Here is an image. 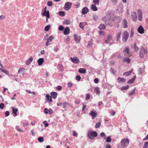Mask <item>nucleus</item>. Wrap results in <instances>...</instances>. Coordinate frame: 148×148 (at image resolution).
Returning a JSON list of instances; mask_svg holds the SVG:
<instances>
[{"label": "nucleus", "instance_id": "cd10ccee", "mask_svg": "<svg viewBox=\"0 0 148 148\" xmlns=\"http://www.w3.org/2000/svg\"><path fill=\"white\" fill-rule=\"evenodd\" d=\"M0 70L2 72L5 73L6 74H8V71L5 70V69L3 68V67L0 68Z\"/></svg>", "mask_w": 148, "mask_h": 148}, {"label": "nucleus", "instance_id": "473e14b6", "mask_svg": "<svg viewBox=\"0 0 148 148\" xmlns=\"http://www.w3.org/2000/svg\"><path fill=\"white\" fill-rule=\"evenodd\" d=\"M99 28L100 29H103L105 28V26L104 24H101L99 26Z\"/></svg>", "mask_w": 148, "mask_h": 148}, {"label": "nucleus", "instance_id": "69168bd1", "mask_svg": "<svg viewBox=\"0 0 148 148\" xmlns=\"http://www.w3.org/2000/svg\"><path fill=\"white\" fill-rule=\"evenodd\" d=\"M11 76L15 80H16V81H18V79L16 78V76L15 75H11Z\"/></svg>", "mask_w": 148, "mask_h": 148}, {"label": "nucleus", "instance_id": "de8ad7c7", "mask_svg": "<svg viewBox=\"0 0 148 148\" xmlns=\"http://www.w3.org/2000/svg\"><path fill=\"white\" fill-rule=\"evenodd\" d=\"M100 136L101 137L104 138H106V136L104 132H101L100 134Z\"/></svg>", "mask_w": 148, "mask_h": 148}, {"label": "nucleus", "instance_id": "79ce46f5", "mask_svg": "<svg viewBox=\"0 0 148 148\" xmlns=\"http://www.w3.org/2000/svg\"><path fill=\"white\" fill-rule=\"evenodd\" d=\"M129 87L128 86H126L122 87L121 88L122 90H126Z\"/></svg>", "mask_w": 148, "mask_h": 148}, {"label": "nucleus", "instance_id": "4be33fe9", "mask_svg": "<svg viewBox=\"0 0 148 148\" xmlns=\"http://www.w3.org/2000/svg\"><path fill=\"white\" fill-rule=\"evenodd\" d=\"M117 80L118 81L119 83H120V82H126L125 79L123 78H121L119 77L117 78Z\"/></svg>", "mask_w": 148, "mask_h": 148}, {"label": "nucleus", "instance_id": "f8f14e48", "mask_svg": "<svg viewBox=\"0 0 148 148\" xmlns=\"http://www.w3.org/2000/svg\"><path fill=\"white\" fill-rule=\"evenodd\" d=\"M108 18L111 20L112 21H115L116 20H117V19H119V21H118V22H119L121 21V19L120 18V17H114V16L111 17H108Z\"/></svg>", "mask_w": 148, "mask_h": 148}, {"label": "nucleus", "instance_id": "58836bf2", "mask_svg": "<svg viewBox=\"0 0 148 148\" xmlns=\"http://www.w3.org/2000/svg\"><path fill=\"white\" fill-rule=\"evenodd\" d=\"M123 52L125 54H127L129 52V49L127 47L123 51Z\"/></svg>", "mask_w": 148, "mask_h": 148}, {"label": "nucleus", "instance_id": "f704fd0d", "mask_svg": "<svg viewBox=\"0 0 148 148\" xmlns=\"http://www.w3.org/2000/svg\"><path fill=\"white\" fill-rule=\"evenodd\" d=\"M16 128L17 130L19 132H24V131L23 130L21 129V128H19L18 126H17L16 127Z\"/></svg>", "mask_w": 148, "mask_h": 148}, {"label": "nucleus", "instance_id": "052dcab7", "mask_svg": "<svg viewBox=\"0 0 148 148\" xmlns=\"http://www.w3.org/2000/svg\"><path fill=\"white\" fill-rule=\"evenodd\" d=\"M4 105L3 103H1L0 104V108L3 109L4 107Z\"/></svg>", "mask_w": 148, "mask_h": 148}, {"label": "nucleus", "instance_id": "7c9ffc66", "mask_svg": "<svg viewBox=\"0 0 148 148\" xmlns=\"http://www.w3.org/2000/svg\"><path fill=\"white\" fill-rule=\"evenodd\" d=\"M51 97L53 99H56L57 97V93H51Z\"/></svg>", "mask_w": 148, "mask_h": 148}, {"label": "nucleus", "instance_id": "9b49d317", "mask_svg": "<svg viewBox=\"0 0 148 148\" xmlns=\"http://www.w3.org/2000/svg\"><path fill=\"white\" fill-rule=\"evenodd\" d=\"M138 32L140 34H143L144 33V29L141 25H140L138 29Z\"/></svg>", "mask_w": 148, "mask_h": 148}, {"label": "nucleus", "instance_id": "412c9836", "mask_svg": "<svg viewBox=\"0 0 148 148\" xmlns=\"http://www.w3.org/2000/svg\"><path fill=\"white\" fill-rule=\"evenodd\" d=\"M96 5H95V4L92 5L90 7L91 9L94 11H97V9L96 7Z\"/></svg>", "mask_w": 148, "mask_h": 148}, {"label": "nucleus", "instance_id": "dca6fc26", "mask_svg": "<svg viewBox=\"0 0 148 148\" xmlns=\"http://www.w3.org/2000/svg\"><path fill=\"white\" fill-rule=\"evenodd\" d=\"M88 11V9L86 7H85L82 10V13L84 14H86Z\"/></svg>", "mask_w": 148, "mask_h": 148}, {"label": "nucleus", "instance_id": "423d86ee", "mask_svg": "<svg viewBox=\"0 0 148 148\" xmlns=\"http://www.w3.org/2000/svg\"><path fill=\"white\" fill-rule=\"evenodd\" d=\"M131 18L132 20L134 22L136 21L137 19V16L136 12H132L131 14Z\"/></svg>", "mask_w": 148, "mask_h": 148}, {"label": "nucleus", "instance_id": "4468645a", "mask_svg": "<svg viewBox=\"0 0 148 148\" xmlns=\"http://www.w3.org/2000/svg\"><path fill=\"white\" fill-rule=\"evenodd\" d=\"M41 14L42 15L46 16L47 18H49L50 17L49 11L48 10L44 12L43 13H42Z\"/></svg>", "mask_w": 148, "mask_h": 148}, {"label": "nucleus", "instance_id": "c85d7f7f", "mask_svg": "<svg viewBox=\"0 0 148 148\" xmlns=\"http://www.w3.org/2000/svg\"><path fill=\"white\" fill-rule=\"evenodd\" d=\"M130 60L129 58H124L123 61L124 62H126L127 63H129L130 62Z\"/></svg>", "mask_w": 148, "mask_h": 148}, {"label": "nucleus", "instance_id": "4c0bfd02", "mask_svg": "<svg viewBox=\"0 0 148 148\" xmlns=\"http://www.w3.org/2000/svg\"><path fill=\"white\" fill-rule=\"evenodd\" d=\"M38 140L40 142H42L44 141V138L43 137H40L38 138Z\"/></svg>", "mask_w": 148, "mask_h": 148}, {"label": "nucleus", "instance_id": "f257e3e1", "mask_svg": "<svg viewBox=\"0 0 148 148\" xmlns=\"http://www.w3.org/2000/svg\"><path fill=\"white\" fill-rule=\"evenodd\" d=\"M129 143V140L127 138H124L121 141V148H127Z\"/></svg>", "mask_w": 148, "mask_h": 148}, {"label": "nucleus", "instance_id": "0e129e2a", "mask_svg": "<svg viewBox=\"0 0 148 148\" xmlns=\"http://www.w3.org/2000/svg\"><path fill=\"white\" fill-rule=\"evenodd\" d=\"M112 2L114 4H116L117 3V0H111Z\"/></svg>", "mask_w": 148, "mask_h": 148}, {"label": "nucleus", "instance_id": "0eeeda50", "mask_svg": "<svg viewBox=\"0 0 148 148\" xmlns=\"http://www.w3.org/2000/svg\"><path fill=\"white\" fill-rule=\"evenodd\" d=\"M138 14V19L140 21H141L142 19V14L143 13L142 11L138 9L137 11Z\"/></svg>", "mask_w": 148, "mask_h": 148}, {"label": "nucleus", "instance_id": "c9c22d12", "mask_svg": "<svg viewBox=\"0 0 148 148\" xmlns=\"http://www.w3.org/2000/svg\"><path fill=\"white\" fill-rule=\"evenodd\" d=\"M101 125V123L100 122H98L96 124L95 127L96 128H99Z\"/></svg>", "mask_w": 148, "mask_h": 148}, {"label": "nucleus", "instance_id": "5701e85b", "mask_svg": "<svg viewBox=\"0 0 148 148\" xmlns=\"http://www.w3.org/2000/svg\"><path fill=\"white\" fill-rule=\"evenodd\" d=\"M33 60V58L32 57H31L30 58L28 59L26 62V64L27 65H29L32 62Z\"/></svg>", "mask_w": 148, "mask_h": 148}, {"label": "nucleus", "instance_id": "ddd939ff", "mask_svg": "<svg viewBox=\"0 0 148 148\" xmlns=\"http://www.w3.org/2000/svg\"><path fill=\"white\" fill-rule=\"evenodd\" d=\"M64 34L66 35H67L69 34L70 33V28L69 27H66L65 29L64 32Z\"/></svg>", "mask_w": 148, "mask_h": 148}, {"label": "nucleus", "instance_id": "864d4df0", "mask_svg": "<svg viewBox=\"0 0 148 148\" xmlns=\"http://www.w3.org/2000/svg\"><path fill=\"white\" fill-rule=\"evenodd\" d=\"M90 95L88 94H87L86 95V100H88V99H89L90 98Z\"/></svg>", "mask_w": 148, "mask_h": 148}, {"label": "nucleus", "instance_id": "9d476101", "mask_svg": "<svg viewBox=\"0 0 148 148\" xmlns=\"http://www.w3.org/2000/svg\"><path fill=\"white\" fill-rule=\"evenodd\" d=\"M89 114L91 115L92 117V119H94L96 116L97 113L96 112H95L93 111H91L89 113Z\"/></svg>", "mask_w": 148, "mask_h": 148}, {"label": "nucleus", "instance_id": "37998d69", "mask_svg": "<svg viewBox=\"0 0 148 148\" xmlns=\"http://www.w3.org/2000/svg\"><path fill=\"white\" fill-rule=\"evenodd\" d=\"M54 38L52 36H49V38H47V40L49 42H51Z\"/></svg>", "mask_w": 148, "mask_h": 148}, {"label": "nucleus", "instance_id": "774afa93", "mask_svg": "<svg viewBox=\"0 0 148 148\" xmlns=\"http://www.w3.org/2000/svg\"><path fill=\"white\" fill-rule=\"evenodd\" d=\"M67 86L69 87H71L73 85L72 83H68L67 84Z\"/></svg>", "mask_w": 148, "mask_h": 148}, {"label": "nucleus", "instance_id": "680f3d73", "mask_svg": "<svg viewBox=\"0 0 148 148\" xmlns=\"http://www.w3.org/2000/svg\"><path fill=\"white\" fill-rule=\"evenodd\" d=\"M5 18V16L4 15H1L0 16V20H2L4 19Z\"/></svg>", "mask_w": 148, "mask_h": 148}, {"label": "nucleus", "instance_id": "a19ab883", "mask_svg": "<svg viewBox=\"0 0 148 148\" xmlns=\"http://www.w3.org/2000/svg\"><path fill=\"white\" fill-rule=\"evenodd\" d=\"M58 68L61 71H62L63 70V66L61 64H59L58 65Z\"/></svg>", "mask_w": 148, "mask_h": 148}, {"label": "nucleus", "instance_id": "bb28decb", "mask_svg": "<svg viewBox=\"0 0 148 148\" xmlns=\"http://www.w3.org/2000/svg\"><path fill=\"white\" fill-rule=\"evenodd\" d=\"M78 71L80 73L83 74L86 72V70L85 69L80 68L79 69Z\"/></svg>", "mask_w": 148, "mask_h": 148}, {"label": "nucleus", "instance_id": "4d7b16f0", "mask_svg": "<svg viewBox=\"0 0 148 148\" xmlns=\"http://www.w3.org/2000/svg\"><path fill=\"white\" fill-rule=\"evenodd\" d=\"M76 79L78 81L80 80L81 79V77L79 75H77L76 77Z\"/></svg>", "mask_w": 148, "mask_h": 148}, {"label": "nucleus", "instance_id": "338daca9", "mask_svg": "<svg viewBox=\"0 0 148 148\" xmlns=\"http://www.w3.org/2000/svg\"><path fill=\"white\" fill-rule=\"evenodd\" d=\"M94 82L96 84L98 83L99 82L98 79L97 78L95 79H94Z\"/></svg>", "mask_w": 148, "mask_h": 148}, {"label": "nucleus", "instance_id": "c03bdc74", "mask_svg": "<svg viewBox=\"0 0 148 148\" xmlns=\"http://www.w3.org/2000/svg\"><path fill=\"white\" fill-rule=\"evenodd\" d=\"M59 14L61 16H64L65 15V13L64 12L60 11L59 12Z\"/></svg>", "mask_w": 148, "mask_h": 148}, {"label": "nucleus", "instance_id": "2f4dec72", "mask_svg": "<svg viewBox=\"0 0 148 148\" xmlns=\"http://www.w3.org/2000/svg\"><path fill=\"white\" fill-rule=\"evenodd\" d=\"M46 99H47L48 101H49L51 102H52V100L51 99V97H50L49 95L47 94L46 95Z\"/></svg>", "mask_w": 148, "mask_h": 148}, {"label": "nucleus", "instance_id": "5fc2aeb1", "mask_svg": "<svg viewBox=\"0 0 148 148\" xmlns=\"http://www.w3.org/2000/svg\"><path fill=\"white\" fill-rule=\"evenodd\" d=\"M62 88V87L61 86H58L56 88V89L58 90H61Z\"/></svg>", "mask_w": 148, "mask_h": 148}, {"label": "nucleus", "instance_id": "c756f323", "mask_svg": "<svg viewBox=\"0 0 148 148\" xmlns=\"http://www.w3.org/2000/svg\"><path fill=\"white\" fill-rule=\"evenodd\" d=\"M85 24V23H79V27L83 30L84 29Z\"/></svg>", "mask_w": 148, "mask_h": 148}, {"label": "nucleus", "instance_id": "603ef678", "mask_svg": "<svg viewBox=\"0 0 148 148\" xmlns=\"http://www.w3.org/2000/svg\"><path fill=\"white\" fill-rule=\"evenodd\" d=\"M92 45V40L89 41L88 42V46L89 47H91Z\"/></svg>", "mask_w": 148, "mask_h": 148}, {"label": "nucleus", "instance_id": "1a4fd4ad", "mask_svg": "<svg viewBox=\"0 0 148 148\" xmlns=\"http://www.w3.org/2000/svg\"><path fill=\"white\" fill-rule=\"evenodd\" d=\"M11 108L12 109V114L13 116L15 117L17 115V112L18 111V109L16 108H14L13 107H12Z\"/></svg>", "mask_w": 148, "mask_h": 148}, {"label": "nucleus", "instance_id": "13d9d810", "mask_svg": "<svg viewBox=\"0 0 148 148\" xmlns=\"http://www.w3.org/2000/svg\"><path fill=\"white\" fill-rule=\"evenodd\" d=\"M93 18L95 20H96L98 18V16L96 15H93Z\"/></svg>", "mask_w": 148, "mask_h": 148}, {"label": "nucleus", "instance_id": "20e7f679", "mask_svg": "<svg viewBox=\"0 0 148 148\" xmlns=\"http://www.w3.org/2000/svg\"><path fill=\"white\" fill-rule=\"evenodd\" d=\"M147 52V50L144 48H142L140 52L139 56L141 58H143Z\"/></svg>", "mask_w": 148, "mask_h": 148}, {"label": "nucleus", "instance_id": "09e8293b", "mask_svg": "<svg viewBox=\"0 0 148 148\" xmlns=\"http://www.w3.org/2000/svg\"><path fill=\"white\" fill-rule=\"evenodd\" d=\"M64 29V27L61 25H60L58 27V29L60 31H62Z\"/></svg>", "mask_w": 148, "mask_h": 148}, {"label": "nucleus", "instance_id": "a211bd4d", "mask_svg": "<svg viewBox=\"0 0 148 148\" xmlns=\"http://www.w3.org/2000/svg\"><path fill=\"white\" fill-rule=\"evenodd\" d=\"M112 36L111 35H109L108 36V39L105 40V42L106 43H108L112 40Z\"/></svg>", "mask_w": 148, "mask_h": 148}, {"label": "nucleus", "instance_id": "2eb2a0df", "mask_svg": "<svg viewBox=\"0 0 148 148\" xmlns=\"http://www.w3.org/2000/svg\"><path fill=\"white\" fill-rule=\"evenodd\" d=\"M74 37L76 42L77 43L79 42L81 39L80 37L76 34H75Z\"/></svg>", "mask_w": 148, "mask_h": 148}, {"label": "nucleus", "instance_id": "f03ea898", "mask_svg": "<svg viewBox=\"0 0 148 148\" xmlns=\"http://www.w3.org/2000/svg\"><path fill=\"white\" fill-rule=\"evenodd\" d=\"M97 135V133L96 132L93 131L90 133L88 132V133L87 136L90 139L92 140L93 139V137H96Z\"/></svg>", "mask_w": 148, "mask_h": 148}, {"label": "nucleus", "instance_id": "39448f33", "mask_svg": "<svg viewBox=\"0 0 148 148\" xmlns=\"http://www.w3.org/2000/svg\"><path fill=\"white\" fill-rule=\"evenodd\" d=\"M72 5L71 3L68 2L65 3L64 8L66 10H68L71 8Z\"/></svg>", "mask_w": 148, "mask_h": 148}, {"label": "nucleus", "instance_id": "49530a36", "mask_svg": "<svg viewBox=\"0 0 148 148\" xmlns=\"http://www.w3.org/2000/svg\"><path fill=\"white\" fill-rule=\"evenodd\" d=\"M148 147V142H147L145 143L143 148H147Z\"/></svg>", "mask_w": 148, "mask_h": 148}, {"label": "nucleus", "instance_id": "6ab92c4d", "mask_svg": "<svg viewBox=\"0 0 148 148\" xmlns=\"http://www.w3.org/2000/svg\"><path fill=\"white\" fill-rule=\"evenodd\" d=\"M44 60L43 58H41L37 60V62L38 65L39 66L41 65L43 62Z\"/></svg>", "mask_w": 148, "mask_h": 148}, {"label": "nucleus", "instance_id": "e2e57ef3", "mask_svg": "<svg viewBox=\"0 0 148 148\" xmlns=\"http://www.w3.org/2000/svg\"><path fill=\"white\" fill-rule=\"evenodd\" d=\"M24 69L23 68H21L19 69L18 71V73H20L23 72V71Z\"/></svg>", "mask_w": 148, "mask_h": 148}, {"label": "nucleus", "instance_id": "3c124183", "mask_svg": "<svg viewBox=\"0 0 148 148\" xmlns=\"http://www.w3.org/2000/svg\"><path fill=\"white\" fill-rule=\"evenodd\" d=\"M134 48L135 51H138V48L136 44L134 45Z\"/></svg>", "mask_w": 148, "mask_h": 148}, {"label": "nucleus", "instance_id": "a18cd8bd", "mask_svg": "<svg viewBox=\"0 0 148 148\" xmlns=\"http://www.w3.org/2000/svg\"><path fill=\"white\" fill-rule=\"evenodd\" d=\"M50 27L49 25H47L45 27V30L46 31H48L50 28Z\"/></svg>", "mask_w": 148, "mask_h": 148}, {"label": "nucleus", "instance_id": "aec40b11", "mask_svg": "<svg viewBox=\"0 0 148 148\" xmlns=\"http://www.w3.org/2000/svg\"><path fill=\"white\" fill-rule=\"evenodd\" d=\"M136 78V76L135 75L132 78L129 80L127 82L128 84H131L133 83L135 81Z\"/></svg>", "mask_w": 148, "mask_h": 148}, {"label": "nucleus", "instance_id": "72a5a7b5", "mask_svg": "<svg viewBox=\"0 0 148 148\" xmlns=\"http://www.w3.org/2000/svg\"><path fill=\"white\" fill-rule=\"evenodd\" d=\"M93 2L95 5H98L99 3V0H93Z\"/></svg>", "mask_w": 148, "mask_h": 148}, {"label": "nucleus", "instance_id": "b1692460", "mask_svg": "<svg viewBox=\"0 0 148 148\" xmlns=\"http://www.w3.org/2000/svg\"><path fill=\"white\" fill-rule=\"evenodd\" d=\"M122 32L121 31H119L118 32V33L116 35V41L119 40V39L120 37V36Z\"/></svg>", "mask_w": 148, "mask_h": 148}, {"label": "nucleus", "instance_id": "a878e982", "mask_svg": "<svg viewBox=\"0 0 148 148\" xmlns=\"http://www.w3.org/2000/svg\"><path fill=\"white\" fill-rule=\"evenodd\" d=\"M132 70H131L127 72H125L123 74V75H125L126 76H129L131 74V73H132Z\"/></svg>", "mask_w": 148, "mask_h": 148}, {"label": "nucleus", "instance_id": "8fccbe9b", "mask_svg": "<svg viewBox=\"0 0 148 148\" xmlns=\"http://www.w3.org/2000/svg\"><path fill=\"white\" fill-rule=\"evenodd\" d=\"M53 3L51 1H49L47 3V5L48 6H51L52 5Z\"/></svg>", "mask_w": 148, "mask_h": 148}, {"label": "nucleus", "instance_id": "e433bc0d", "mask_svg": "<svg viewBox=\"0 0 148 148\" xmlns=\"http://www.w3.org/2000/svg\"><path fill=\"white\" fill-rule=\"evenodd\" d=\"M110 71L112 74H113L114 75H115L116 73V71L114 70V69L112 68H110Z\"/></svg>", "mask_w": 148, "mask_h": 148}, {"label": "nucleus", "instance_id": "f3484780", "mask_svg": "<svg viewBox=\"0 0 148 148\" xmlns=\"http://www.w3.org/2000/svg\"><path fill=\"white\" fill-rule=\"evenodd\" d=\"M123 27L124 28H127L128 27L127 22L125 19H124L122 23Z\"/></svg>", "mask_w": 148, "mask_h": 148}, {"label": "nucleus", "instance_id": "bf43d9fd", "mask_svg": "<svg viewBox=\"0 0 148 148\" xmlns=\"http://www.w3.org/2000/svg\"><path fill=\"white\" fill-rule=\"evenodd\" d=\"M95 91L96 92H99V88L97 87H95Z\"/></svg>", "mask_w": 148, "mask_h": 148}, {"label": "nucleus", "instance_id": "6e6d98bb", "mask_svg": "<svg viewBox=\"0 0 148 148\" xmlns=\"http://www.w3.org/2000/svg\"><path fill=\"white\" fill-rule=\"evenodd\" d=\"M77 135L78 134L75 131H73V136H77Z\"/></svg>", "mask_w": 148, "mask_h": 148}, {"label": "nucleus", "instance_id": "7ed1b4c3", "mask_svg": "<svg viewBox=\"0 0 148 148\" xmlns=\"http://www.w3.org/2000/svg\"><path fill=\"white\" fill-rule=\"evenodd\" d=\"M129 33L126 31L124 32L122 34V40L123 42H125L129 36Z\"/></svg>", "mask_w": 148, "mask_h": 148}, {"label": "nucleus", "instance_id": "6e6552de", "mask_svg": "<svg viewBox=\"0 0 148 148\" xmlns=\"http://www.w3.org/2000/svg\"><path fill=\"white\" fill-rule=\"evenodd\" d=\"M71 59L72 61L75 63L78 64L79 62V59L76 57H75L73 58L71 57Z\"/></svg>", "mask_w": 148, "mask_h": 148}, {"label": "nucleus", "instance_id": "ea45409f", "mask_svg": "<svg viewBox=\"0 0 148 148\" xmlns=\"http://www.w3.org/2000/svg\"><path fill=\"white\" fill-rule=\"evenodd\" d=\"M106 141L107 142L109 143L111 142V139L110 136H108L106 139Z\"/></svg>", "mask_w": 148, "mask_h": 148}, {"label": "nucleus", "instance_id": "393cba45", "mask_svg": "<svg viewBox=\"0 0 148 148\" xmlns=\"http://www.w3.org/2000/svg\"><path fill=\"white\" fill-rule=\"evenodd\" d=\"M71 23V21L70 20H65L64 21L63 23L64 24L68 25L70 24Z\"/></svg>", "mask_w": 148, "mask_h": 148}]
</instances>
